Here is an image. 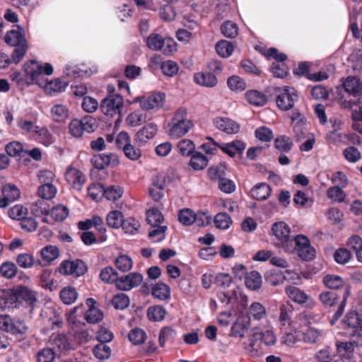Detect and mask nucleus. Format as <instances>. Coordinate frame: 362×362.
<instances>
[{"label": "nucleus", "instance_id": "47", "mask_svg": "<svg viewBox=\"0 0 362 362\" xmlns=\"http://www.w3.org/2000/svg\"><path fill=\"white\" fill-rule=\"evenodd\" d=\"M124 193L123 189L119 185H111L104 189L103 195L112 202L120 198Z\"/></svg>", "mask_w": 362, "mask_h": 362}, {"label": "nucleus", "instance_id": "24", "mask_svg": "<svg viewBox=\"0 0 362 362\" xmlns=\"http://www.w3.org/2000/svg\"><path fill=\"white\" fill-rule=\"evenodd\" d=\"M194 80L197 84L209 88L216 86L218 82L216 76L209 72L197 73Z\"/></svg>", "mask_w": 362, "mask_h": 362}, {"label": "nucleus", "instance_id": "25", "mask_svg": "<svg viewBox=\"0 0 362 362\" xmlns=\"http://www.w3.org/2000/svg\"><path fill=\"white\" fill-rule=\"evenodd\" d=\"M22 325H16L11 317L7 315H0V329L12 333L23 332Z\"/></svg>", "mask_w": 362, "mask_h": 362}, {"label": "nucleus", "instance_id": "49", "mask_svg": "<svg viewBox=\"0 0 362 362\" xmlns=\"http://www.w3.org/2000/svg\"><path fill=\"white\" fill-rule=\"evenodd\" d=\"M115 265L119 270L126 272L132 268L133 261L128 255H121L115 259Z\"/></svg>", "mask_w": 362, "mask_h": 362}, {"label": "nucleus", "instance_id": "35", "mask_svg": "<svg viewBox=\"0 0 362 362\" xmlns=\"http://www.w3.org/2000/svg\"><path fill=\"white\" fill-rule=\"evenodd\" d=\"M252 196L257 200L266 199L271 192L270 187L266 183L257 185L251 190Z\"/></svg>", "mask_w": 362, "mask_h": 362}, {"label": "nucleus", "instance_id": "55", "mask_svg": "<svg viewBox=\"0 0 362 362\" xmlns=\"http://www.w3.org/2000/svg\"><path fill=\"white\" fill-rule=\"evenodd\" d=\"M41 256L47 262H52L59 256V250L56 246L47 245L41 250Z\"/></svg>", "mask_w": 362, "mask_h": 362}, {"label": "nucleus", "instance_id": "29", "mask_svg": "<svg viewBox=\"0 0 362 362\" xmlns=\"http://www.w3.org/2000/svg\"><path fill=\"white\" fill-rule=\"evenodd\" d=\"M215 49L221 57L228 58L234 52V45L229 41L222 40L216 42Z\"/></svg>", "mask_w": 362, "mask_h": 362}, {"label": "nucleus", "instance_id": "38", "mask_svg": "<svg viewBox=\"0 0 362 362\" xmlns=\"http://www.w3.org/2000/svg\"><path fill=\"white\" fill-rule=\"evenodd\" d=\"M325 285L331 289H340L345 285L344 281L339 276L328 274L323 279Z\"/></svg>", "mask_w": 362, "mask_h": 362}, {"label": "nucleus", "instance_id": "64", "mask_svg": "<svg viewBox=\"0 0 362 362\" xmlns=\"http://www.w3.org/2000/svg\"><path fill=\"white\" fill-rule=\"evenodd\" d=\"M56 356L54 351L49 348L40 350L37 354V362H53Z\"/></svg>", "mask_w": 362, "mask_h": 362}, {"label": "nucleus", "instance_id": "5", "mask_svg": "<svg viewBox=\"0 0 362 362\" xmlns=\"http://www.w3.org/2000/svg\"><path fill=\"white\" fill-rule=\"evenodd\" d=\"M272 230L275 237L281 242L282 247L287 252L293 249V239L290 235V228L284 222L280 221L273 224Z\"/></svg>", "mask_w": 362, "mask_h": 362}, {"label": "nucleus", "instance_id": "54", "mask_svg": "<svg viewBox=\"0 0 362 362\" xmlns=\"http://www.w3.org/2000/svg\"><path fill=\"white\" fill-rule=\"evenodd\" d=\"M214 223L216 228L226 230L231 225L232 220L226 213H219L214 217Z\"/></svg>", "mask_w": 362, "mask_h": 362}, {"label": "nucleus", "instance_id": "50", "mask_svg": "<svg viewBox=\"0 0 362 362\" xmlns=\"http://www.w3.org/2000/svg\"><path fill=\"white\" fill-rule=\"evenodd\" d=\"M57 193V188L53 184L42 185L38 189L39 196L44 199H52Z\"/></svg>", "mask_w": 362, "mask_h": 362}, {"label": "nucleus", "instance_id": "62", "mask_svg": "<svg viewBox=\"0 0 362 362\" xmlns=\"http://www.w3.org/2000/svg\"><path fill=\"white\" fill-rule=\"evenodd\" d=\"M338 295L334 291H324L320 293L319 298L326 306L332 307L337 303Z\"/></svg>", "mask_w": 362, "mask_h": 362}, {"label": "nucleus", "instance_id": "48", "mask_svg": "<svg viewBox=\"0 0 362 362\" xmlns=\"http://www.w3.org/2000/svg\"><path fill=\"white\" fill-rule=\"evenodd\" d=\"M233 273L235 278L243 280L245 286L249 288V275L246 266L242 264H236L233 268Z\"/></svg>", "mask_w": 362, "mask_h": 362}, {"label": "nucleus", "instance_id": "44", "mask_svg": "<svg viewBox=\"0 0 362 362\" xmlns=\"http://www.w3.org/2000/svg\"><path fill=\"white\" fill-rule=\"evenodd\" d=\"M146 219L152 227H157L163 221L164 218L159 210L152 208L147 211Z\"/></svg>", "mask_w": 362, "mask_h": 362}, {"label": "nucleus", "instance_id": "52", "mask_svg": "<svg viewBox=\"0 0 362 362\" xmlns=\"http://www.w3.org/2000/svg\"><path fill=\"white\" fill-rule=\"evenodd\" d=\"M343 156L348 162L351 163H357L361 158L360 151L357 148L353 146H348L344 149Z\"/></svg>", "mask_w": 362, "mask_h": 362}, {"label": "nucleus", "instance_id": "61", "mask_svg": "<svg viewBox=\"0 0 362 362\" xmlns=\"http://www.w3.org/2000/svg\"><path fill=\"white\" fill-rule=\"evenodd\" d=\"M17 267L13 262H6L0 267V272L1 275L7 279H11L16 275Z\"/></svg>", "mask_w": 362, "mask_h": 362}, {"label": "nucleus", "instance_id": "57", "mask_svg": "<svg viewBox=\"0 0 362 362\" xmlns=\"http://www.w3.org/2000/svg\"><path fill=\"white\" fill-rule=\"evenodd\" d=\"M28 214L27 208L21 204H16L8 211L9 216L14 220L22 221Z\"/></svg>", "mask_w": 362, "mask_h": 362}, {"label": "nucleus", "instance_id": "42", "mask_svg": "<svg viewBox=\"0 0 362 362\" xmlns=\"http://www.w3.org/2000/svg\"><path fill=\"white\" fill-rule=\"evenodd\" d=\"M112 305L117 310H124L129 305V296L123 293L115 295L111 300Z\"/></svg>", "mask_w": 362, "mask_h": 362}, {"label": "nucleus", "instance_id": "37", "mask_svg": "<svg viewBox=\"0 0 362 362\" xmlns=\"http://www.w3.org/2000/svg\"><path fill=\"white\" fill-rule=\"evenodd\" d=\"M208 164L206 156L199 152H194L191 158L189 165L195 170L204 169Z\"/></svg>", "mask_w": 362, "mask_h": 362}, {"label": "nucleus", "instance_id": "4", "mask_svg": "<svg viewBox=\"0 0 362 362\" xmlns=\"http://www.w3.org/2000/svg\"><path fill=\"white\" fill-rule=\"evenodd\" d=\"M263 342L266 346H273L276 342V337L274 332L270 330H267L262 332L259 328L255 327L250 331V347L255 346L257 343V347L250 349V355L253 354V352H257L258 349H260L259 344Z\"/></svg>", "mask_w": 362, "mask_h": 362}, {"label": "nucleus", "instance_id": "17", "mask_svg": "<svg viewBox=\"0 0 362 362\" xmlns=\"http://www.w3.org/2000/svg\"><path fill=\"white\" fill-rule=\"evenodd\" d=\"M158 132V126L155 123H149L143 127L135 135V141L139 144H144L153 139Z\"/></svg>", "mask_w": 362, "mask_h": 362}, {"label": "nucleus", "instance_id": "8", "mask_svg": "<svg viewBox=\"0 0 362 362\" xmlns=\"http://www.w3.org/2000/svg\"><path fill=\"white\" fill-rule=\"evenodd\" d=\"M87 266L85 262L81 259L64 260L58 267V271L63 275H72L74 276H81L87 272Z\"/></svg>", "mask_w": 362, "mask_h": 362}, {"label": "nucleus", "instance_id": "10", "mask_svg": "<svg viewBox=\"0 0 362 362\" xmlns=\"http://www.w3.org/2000/svg\"><path fill=\"white\" fill-rule=\"evenodd\" d=\"M142 281L143 276L140 273L132 272L119 278L116 286L121 291H130L133 288L139 286Z\"/></svg>", "mask_w": 362, "mask_h": 362}, {"label": "nucleus", "instance_id": "46", "mask_svg": "<svg viewBox=\"0 0 362 362\" xmlns=\"http://www.w3.org/2000/svg\"><path fill=\"white\" fill-rule=\"evenodd\" d=\"M177 148L180 154L189 156L194 153L195 145L190 139H184L178 142Z\"/></svg>", "mask_w": 362, "mask_h": 362}, {"label": "nucleus", "instance_id": "39", "mask_svg": "<svg viewBox=\"0 0 362 362\" xmlns=\"http://www.w3.org/2000/svg\"><path fill=\"white\" fill-rule=\"evenodd\" d=\"M286 277L280 270L272 269L265 275V280L272 286H277L284 283Z\"/></svg>", "mask_w": 362, "mask_h": 362}, {"label": "nucleus", "instance_id": "12", "mask_svg": "<svg viewBox=\"0 0 362 362\" xmlns=\"http://www.w3.org/2000/svg\"><path fill=\"white\" fill-rule=\"evenodd\" d=\"M213 123L216 129L227 134H235L239 132L240 129L238 123L228 117H215Z\"/></svg>", "mask_w": 362, "mask_h": 362}, {"label": "nucleus", "instance_id": "59", "mask_svg": "<svg viewBox=\"0 0 362 362\" xmlns=\"http://www.w3.org/2000/svg\"><path fill=\"white\" fill-rule=\"evenodd\" d=\"M93 354L99 359H107L111 355V349L106 344L100 343L94 347Z\"/></svg>", "mask_w": 362, "mask_h": 362}, {"label": "nucleus", "instance_id": "22", "mask_svg": "<svg viewBox=\"0 0 362 362\" xmlns=\"http://www.w3.org/2000/svg\"><path fill=\"white\" fill-rule=\"evenodd\" d=\"M346 325V329L349 330H362V314L355 311L349 312L346 314L344 320Z\"/></svg>", "mask_w": 362, "mask_h": 362}, {"label": "nucleus", "instance_id": "56", "mask_svg": "<svg viewBox=\"0 0 362 362\" xmlns=\"http://www.w3.org/2000/svg\"><path fill=\"white\" fill-rule=\"evenodd\" d=\"M100 279L105 283H117V272L111 267H107L103 269L100 274Z\"/></svg>", "mask_w": 362, "mask_h": 362}, {"label": "nucleus", "instance_id": "26", "mask_svg": "<svg viewBox=\"0 0 362 362\" xmlns=\"http://www.w3.org/2000/svg\"><path fill=\"white\" fill-rule=\"evenodd\" d=\"M68 83L59 78H56L50 81H47L45 78V84L42 87H44L45 90L48 94H54L56 93H60L65 90Z\"/></svg>", "mask_w": 362, "mask_h": 362}, {"label": "nucleus", "instance_id": "21", "mask_svg": "<svg viewBox=\"0 0 362 362\" xmlns=\"http://www.w3.org/2000/svg\"><path fill=\"white\" fill-rule=\"evenodd\" d=\"M66 75L70 77H87L90 76L91 73L89 71L86 66L83 64H68L64 69Z\"/></svg>", "mask_w": 362, "mask_h": 362}, {"label": "nucleus", "instance_id": "63", "mask_svg": "<svg viewBox=\"0 0 362 362\" xmlns=\"http://www.w3.org/2000/svg\"><path fill=\"white\" fill-rule=\"evenodd\" d=\"M52 218L57 221H64L69 215V209L63 205H57L51 211Z\"/></svg>", "mask_w": 362, "mask_h": 362}, {"label": "nucleus", "instance_id": "19", "mask_svg": "<svg viewBox=\"0 0 362 362\" xmlns=\"http://www.w3.org/2000/svg\"><path fill=\"white\" fill-rule=\"evenodd\" d=\"M165 98L164 93H154L148 98L142 100L141 101V106L143 109L146 110L159 108L163 106Z\"/></svg>", "mask_w": 362, "mask_h": 362}, {"label": "nucleus", "instance_id": "33", "mask_svg": "<svg viewBox=\"0 0 362 362\" xmlns=\"http://www.w3.org/2000/svg\"><path fill=\"white\" fill-rule=\"evenodd\" d=\"M51 117L57 122H62L69 117L68 108L62 104H56L51 108Z\"/></svg>", "mask_w": 362, "mask_h": 362}, {"label": "nucleus", "instance_id": "2", "mask_svg": "<svg viewBox=\"0 0 362 362\" xmlns=\"http://www.w3.org/2000/svg\"><path fill=\"white\" fill-rule=\"evenodd\" d=\"M23 68L26 86L37 84L42 86L45 84V76L53 73V68L50 64L47 63L42 66L35 60L25 62Z\"/></svg>", "mask_w": 362, "mask_h": 362}, {"label": "nucleus", "instance_id": "13", "mask_svg": "<svg viewBox=\"0 0 362 362\" xmlns=\"http://www.w3.org/2000/svg\"><path fill=\"white\" fill-rule=\"evenodd\" d=\"M11 294L13 296L16 301L25 300L32 308L34 307L37 298L35 293L23 286H16L11 289Z\"/></svg>", "mask_w": 362, "mask_h": 362}, {"label": "nucleus", "instance_id": "32", "mask_svg": "<svg viewBox=\"0 0 362 362\" xmlns=\"http://www.w3.org/2000/svg\"><path fill=\"white\" fill-rule=\"evenodd\" d=\"M59 296L64 304L71 305L76 300L78 292L74 287L66 286L62 289Z\"/></svg>", "mask_w": 362, "mask_h": 362}, {"label": "nucleus", "instance_id": "1", "mask_svg": "<svg viewBox=\"0 0 362 362\" xmlns=\"http://www.w3.org/2000/svg\"><path fill=\"white\" fill-rule=\"evenodd\" d=\"M194 127L192 119L188 117L186 107L178 108L168 123V135L173 139H178L187 134Z\"/></svg>", "mask_w": 362, "mask_h": 362}, {"label": "nucleus", "instance_id": "23", "mask_svg": "<svg viewBox=\"0 0 362 362\" xmlns=\"http://www.w3.org/2000/svg\"><path fill=\"white\" fill-rule=\"evenodd\" d=\"M343 87L346 93L356 96L361 93L362 82L356 77L349 76L343 83Z\"/></svg>", "mask_w": 362, "mask_h": 362}, {"label": "nucleus", "instance_id": "20", "mask_svg": "<svg viewBox=\"0 0 362 362\" xmlns=\"http://www.w3.org/2000/svg\"><path fill=\"white\" fill-rule=\"evenodd\" d=\"M96 302L93 298H88L86 300V304L89 307L86 314V320L89 323H97L103 320V313L96 307L95 304Z\"/></svg>", "mask_w": 362, "mask_h": 362}, {"label": "nucleus", "instance_id": "30", "mask_svg": "<svg viewBox=\"0 0 362 362\" xmlns=\"http://www.w3.org/2000/svg\"><path fill=\"white\" fill-rule=\"evenodd\" d=\"M35 138L45 146H49L54 142L53 137L50 132L44 127L36 126L34 129Z\"/></svg>", "mask_w": 362, "mask_h": 362}, {"label": "nucleus", "instance_id": "9", "mask_svg": "<svg viewBox=\"0 0 362 362\" xmlns=\"http://www.w3.org/2000/svg\"><path fill=\"white\" fill-rule=\"evenodd\" d=\"M64 177L68 185L76 191H81L86 182L85 174L79 169L72 166L67 168Z\"/></svg>", "mask_w": 362, "mask_h": 362}, {"label": "nucleus", "instance_id": "53", "mask_svg": "<svg viewBox=\"0 0 362 362\" xmlns=\"http://www.w3.org/2000/svg\"><path fill=\"white\" fill-rule=\"evenodd\" d=\"M16 262L23 269H29L34 266L35 259L31 253H21L17 256Z\"/></svg>", "mask_w": 362, "mask_h": 362}, {"label": "nucleus", "instance_id": "14", "mask_svg": "<svg viewBox=\"0 0 362 362\" xmlns=\"http://www.w3.org/2000/svg\"><path fill=\"white\" fill-rule=\"evenodd\" d=\"M92 161L94 166L98 169H104L107 166H116L119 164L117 156L112 153H101L94 156Z\"/></svg>", "mask_w": 362, "mask_h": 362}, {"label": "nucleus", "instance_id": "6", "mask_svg": "<svg viewBox=\"0 0 362 362\" xmlns=\"http://www.w3.org/2000/svg\"><path fill=\"white\" fill-rule=\"evenodd\" d=\"M303 260L310 261L315 256V250L310 244V240L303 235H298L293 239V249Z\"/></svg>", "mask_w": 362, "mask_h": 362}, {"label": "nucleus", "instance_id": "34", "mask_svg": "<svg viewBox=\"0 0 362 362\" xmlns=\"http://www.w3.org/2000/svg\"><path fill=\"white\" fill-rule=\"evenodd\" d=\"M124 216L119 211L115 210L110 211L106 217L107 225L113 228H119L124 222Z\"/></svg>", "mask_w": 362, "mask_h": 362}, {"label": "nucleus", "instance_id": "41", "mask_svg": "<svg viewBox=\"0 0 362 362\" xmlns=\"http://www.w3.org/2000/svg\"><path fill=\"white\" fill-rule=\"evenodd\" d=\"M166 315L165 308L160 305H154L148 308L147 315L150 320L159 322L164 319Z\"/></svg>", "mask_w": 362, "mask_h": 362}, {"label": "nucleus", "instance_id": "51", "mask_svg": "<svg viewBox=\"0 0 362 362\" xmlns=\"http://www.w3.org/2000/svg\"><path fill=\"white\" fill-rule=\"evenodd\" d=\"M275 147L281 152H288L293 147V141L286 136H279L274 141Z\"/></svg>", "mask_w": 362, "mask_h": 362}, {"label": "nucleus", "instance_id": "58", "mask_svg": "<svg viewBox=\"0 0 362 362\" xmlns=\"http://www.w3.org/2000/svg\"><path fill=\"white\" fill-rule=\"evenodd\" d=\"M160 68L163 73L170 77L175 76L179 71L178 64L173 60H168L163 62Z\"/></svg>", "mask_w": 362, "mask_h": 362}, {"label": "nucleus", "instance_id": "31", "mask_svg": "<svg viewBox=\"0 0 362 362\" xmlns=\"http://www.w3.org/2000/svg\"><path fill=\"white\" fill-rule=\"evenodd\" d=\"M267 312L265 307L259 302H254L250 304V318L253 320L261 321L266 319Z\"/></svg>", "mask_w": 362, "mask_h": 362}, {"label": "nucleus", "instance_id": "18", "mask_svg": "<svg viewBox=\"0 0 362 362\" xmlns=\"http://www.w3.org/2000/svg\"><path fill=\"white\" fill-rule=\"evenodd\" d=\"M2 193L4 198L0 199V208L6 207L10 202L18 199L21 194L19 189L12 185H6L2 189Z\"/></svg>", "mask_w": 362, "mask_h": 362}, {"label": "nucleus", "instance_id": "16", "mask_svg": "<svg viewBox=\"0 0 362 362\" xmlns=\"http://www.w3.org/2000/svg\"><path fill=\"white\" fill-rule=\"evenodd\" d=\"M214 144L218 146V148L223 152L227 153L230 157H233L235 154H241L246 147V144L240 140H235L230 143H218L214 141Z\"/></svg>", "mask_w": 362, "mask_h": 362}, {"label": "nucleus", "instance_id": "40", "mask_svg": "<svg viewBox=\"0 0 362 362\" xmlns=\"http://www.w3.org/2000/svg\"><path fill=\"white\" fill-rule=\"evenodd\" d=\"M51 341L54 347L59 351H67L70 348V344L64 334H53Z\"/></svg>", "mask_w": 362, "mask_h": 362}, {"label": "nucleus", "instance_id": "15", "mask_svg": "<svg viewBox=\"0 0 362 362\" xmlns=\"http://www.w3.org/2000/svg\"><path fill=\"white\" fill-rule=\"evenodd\" d=\"M5 41L7 44L14 47L27 44L24 30L18 25H14L13 28L6 33Z\"/></svg>", "mask_w": 362, "mask_h": 362}, {"label": "nucleus", "instance_id": "11", "mask_svg": "<svg viewBox=\"0 0 362 362\" xmlns=\"http://www.w3.org/2000/svg\"><path fill=\"white\" fill-rule=\"evenodd\" d=\"M248 325L249 311L245 309L239 314L235 322L232 326L231 331L233 336L235 337H244L248 332Z\"/></svg>", "mask_w": 362, "mask_h": 362}, {"label": "nucleus", "instance_id": "45", "mask_svg": "<svg viewBox=\"0 0 362 362\" xmlns=\"http://www.w3.org/2000/svg\"><path fill=\"white\" fill-rule=\"evenodd\" d=\"M226 165L223 163H220L217 165L211 166L208 170L209 177L213 180H221L223 179L226 175Z\"/></svg>", "mask_w": 362, "mask_h": 362}, {"label": "nucleus", "instance_id": "36", "mask_svg": "<svg viewBox=\"0 0 362 362\" xmlns=\"http://www.w3.org/2000/svg\"><path fill=\"white\" fill-rule=\"evenodd\" d=\"M228 88L234 92L238 93L245 90L247 88L246 81L238 76H232L228 78Z\"/></svg>", "mask_w": 362, "mask_h": 362}, {"label": "nucleus", "instance_id": "43", "mask_svg": "<svg viewBox=\"0 0 362 362\" xmlns=\"http://www.w3.org/2000/svg\"><path fill=\"white\" fill-rule=\"evenodd\" d=\"M337 353L342 357L346 358H350L351 356L356 348L351 341L345 342H339L337 344Z\"/></svg>", "mask_w": 362, "mask_h": 362}, {"label": "nucleus", "instance_id": "7", "mask_svg": "<svg viewBox=\"0 0 362 362\" xmlns=\"http://www.w3.org/2000/svg\"><path fill=\"white\" fill-rule=\"evenodd\" d=\"M279 91L276 99L279 108L284 111L293 108L298 98L297 90L292 87L286 86L281 90L279 89Z\"/></svg>", "mask_w": 362, "mask_h": 362}, {"label": "nucleus", "instance_id": "28", "mask_svg": "<svg viewBox=\"0 0 362 362\" xmlns=\"http://www.w3.org/2000/svg\"><path fill=\"white\" fill-rule=\"evenodd\" d=\"M152 296L160 300H164L170 298V287L164 283L158 282L151 288Z\"/></svg>", "mask_w": 362, "mask_h": 362}, {"label": "nucleus", "instance_id": "27", "mask_svg": "<svg viewBox=\"0 0 362 362\" xmlns=\"http://www.w3.org/2000/svg\"><path fill=\"white\" fill-rule=\"evenodd\" d=\"M286 293L288 297L298 304L305 303L308 300L307 294L299 288L289 286L286 288Z\"/></svg>", "mask_w": 362, "mask_h": 362}, {"label": "nucleus", "instance_id": "60", "mask_svg": "<svg viewBox=\"0 0 362 362\" xmlns=\"http://www.w3.org/2000/svg\"><path fill=\"white\" fill-rule=\"evenodd\" d=\"M122 226L126 233L134 234L138 231L140 227V223L134 218L129 217L124 220Z\"/></svg>", "mask_w": 362, "mask_h": 362}, {"label": "nucleus", "instance_id": "3", "mask_svg": "<svg viewBox=\"0 0 362 362\" xmlns=\"http://www.w3.org/2000/svg\"><path fill=\"white\" fill-rule=\"evenodd\" d=\"M124 107L123 98L118 94L110 95L104 98L100 104V110L106 116L120 117Z\"/></svg>", "mask_w": 362, "mask_h": 362}]
</instances>
